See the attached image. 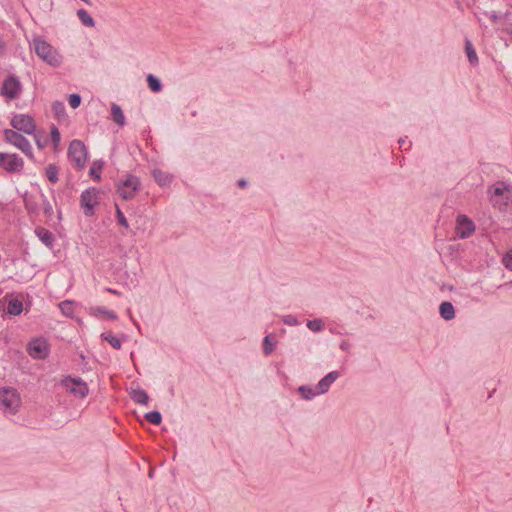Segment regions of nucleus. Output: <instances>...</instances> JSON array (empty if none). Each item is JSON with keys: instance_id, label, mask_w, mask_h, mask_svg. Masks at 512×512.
I'll use <instances>...</instances> for the list:
<instances>
[{"instance_id": "obj_43", "label": "nucleus", "mask_w": 512, "mask_h": 512, "mask_svg": "<svg viewBox=\"0 0 512 512\" xmlns=\"http://www.w3.org/2000/svg\"><path fill=\"white\" fill-rule=\"evenodd\" d=\"M497 18H498V16H497L495 13H493V14L491 15V19H492L493 21H496V20H497Z\"/></svg>"}, {"instance_id": "obj_25", "label": "nucleus", "mask_w": 512, "mask_h": 512, "mask_svg": "<svg viewBox=\"0 0 512 512\" xmlns=\"http://www.w3.org/2000/svg\"><path fill=\"white\" fill-rule=\"evenodd\" d=\"M102 169H103V162L102 161H94L90 167L89 174L95 180L100 181Z\"/></svg>"}, {"instance_id": "obj_4", "label": "nucleus", "mask_w": 512, "mask_h": 512, "mask_svg": "<svg viewBox=\"0 0 512 512\" xmlns=\"http://www.w3.org/2000/svg\"><path fill=\"white\" fill-rule=\"evenodd\" d=\"M68 158L77 168L83 169L87 161V149L81 140L71 141L68 147Z\"/></svg>"}, {"instance_id": "obj_38", "label": "nucleus", "mask_w": 512, "mask_h": 512, "mask_svg": "<svg viewBox=\"0 0 512 512\" xmlns=\"http://www.w3.org/2000/svg\"><path fill=\"white\" fill-rule=\"evenodd\" d=\"M284 322L288 325H295L297 323V320L293 316H287L284 319Z\"/></svg>"}, {"instance_id": "obj_8", "label": "nucleus", "mask_w": 512, "mask_h": 512, "mask_svg": "<svg viewBox=\"0 0 512 512\" xmlns=\"http://www.w3.org/2000/svg\"><path fill=\"white\" fill-rule=\"evenodd\" d=\"M99 203V190L96 188H89L82 192L80 196V205L84 209L86 216L94 214V208Z\"/></svg>"}, {"instance_id": "obj_34", "label": "nucleus", "mask_w": 512, "mask_h": 512, "mask_svg": "<svg viewBox=\"0 0 512 512\" xmlns=\"http://www.w3.org/2000/svg\"><path fill=\"white\" fill-rule=\"evenodd\" d=\"M116 218L119 225L123 226L126 229L129 228L128 221L119 207H117L116 209Z\"/></svg>"}, {"instance_id": "obj_33", "label": "nucleus", "mask_w": 512, "mask_h": 512, "mask_svg": "<svg viewBox=\"0 0 512 512\" xmlns=\"http://www.w3.org/2000/svg\"><path fill=\"white\" fill-rule=\"evenodd\" d=\"M274 344L273 342H271V336L268 335L264 338L263 340V352L265 355H269L272 351H273V348H274Z\"/></svg>"}, {"instance_id": "obj_37", "label": "nucleus", "mask_w": 512, "mask_h": 512, "mask_svg": "<svg viewBox=\"0 0 512 512\" xmlns=\"http://www.w3.org/2000/svg\"><path fill=\"white\" fill-rule=\"evenodd\" d=\"M503 264L509 270H512V250L503 257Z\"/></svg>"}, {"instance_id": "obj_35", "label": "nucleus", "mask_w": 512, "mask_h": 512, "mask_svg": "<svg viewBox=\"0 0 512 512\" xmlns=\"http://www.w3.org/2000/svg\"><path fill=\"white\" fill-rule=\"evenodd\" d=\"M68 101H69V105H70L72 108L76 109V108H78V107L80 106V104H81V96H80L79 94H76V93L71 94V95L69 96Z\"/></svg>"}, {"instance_id": "obj_20", "label": "nucleus", "mask_w": 512, "mask_h": 512, "mask_svg": "<svg viewBox=\"0 0 512 512\" xmlns=\"http://www.w3.org/2000/svg\"><path fill=\"white\" fill-rule=\"evenodd\" d=\"M22 310H23V304L20 300H18L16 298L9 300L8 306H7V312L10 315L17 316V315L21 314Z\"/></svg>"}, {"instance_id": "obj_41", "label": "nucleus", "mask_w": 512, "mask_h": 512, "mask_svg": "<svg viewBox=\"0 0 512 512\" xmlns=\"http://www.w3.org/2000/svg\"><path fill=\"white\" fill-rule=\"evenodd\" d=\"M238 185L239 187L244 188L247 185V181L245 179H240L238 181Z\"/></svg>"}, {"instance_id": "obj_2", "label": "nucleus", "mask_w": 512, "mask_h": 512, "mask_svg": "<svg viewBox=\"0 0 512 512\" xmlns=\"http://www.w3.org/2000/svg\"><path fill=\"white\" fill-rule=\"evenodd\" d=\"M21 405V397L14 388H0V410L7 416L15 415Z\"/></svg>"}, {"instance_id": "obj_16", "label": "nucleus", "mask_w": 512, "mask_h": 512, "mask_svg": "<svg viewBox=\"0 0 512 512\" xmlns=\"http://www.w3.org/2000/svg\"><path fill=\"white\" fill-rule=\"evenodd\" d=\"M152 174L155 181L162 187L168 186L172 181V176L160 169H154Z\"/></svg>"}, {"instance_id": "obj_30", "label": "nucleus", "mask_w": 512, "mask_h": 512, "mask_svg": "<svg viewBox=\"0 0 512 512\" xmlns=\"http://www.w3.org/2000/svg\"><path fill=\"white\" fill-rule=\"evenodd\" d=\"M307 327L313 332H320L324 328L323 321L321 319L309 320Z\"/></svg>"}, {"instance_id": "obj_6", "label": "nucleus", "mask_w": 512, "mask_h": 512, "mask_svg": "<svg viewBox=\"0 0 512 512\" xmlns=\"http://www.w3.org/2000/svg\"><path fill=\"white\" fill-rule=\"evenodd\" d=\"M61 385L66 391L72 393L78 398H85L89 393V388L86 382L81 378H74L71 376L65 377L61 381Z\"/></svg>"}, {"instance_id": "obj_21", "label": "nucleus", "mask_w": 512, "mask_h": 512, "mask_svg": "<svg viewBox=\"0 0 512 512\" xmlns=\"http://www.w3.org/2000/svg\"><path fill=\"white\" fill-rule=\"evenodd\" d=\"M465 51H466L469 62L472 65H477L478 64V56L473 47L472 42L469 39L465 40Z\"/></svg>"}, {"instance_id": "obj_17", "label": "nucleus", "mask_w": 512, "mask_h": 512, "mask_svg": "<svg viewBox=\"0 0 512 512\" xmlns=\"http://www.w3.org/2000/svg\"><path fill=\"white\" fill-rule=\"evenodd\" d=\"M131 399L138 404L147 405L149 402V396L146 391L142 389H134L130 393Z\"/></svg>"}, {"instance_id": "obj_3", "label": "nucleus", "mask_w": 512, "mask_h": 512, "mask_svg": "<svg viewBox=\"0 0 512 512\" xmlns=\"http://www.w3.org/2000/svg\"><path fill=\"white\" fill-rule=\"evenodd\" d=\"M139 188L140 180L132 174H125L117 183V193L124 200L133 199Z\"/></svg>"}, {"instance_id": "obj_18", "label": "nucleus", "mask_w": 512, "mask_h": 512, "mask_svg": "<svg viewBox=\"0 0 512 512\" xmlns=\"http://www.w3.org/2000/svg\"><path fill=\"white\" fill-rule=\"evenodd\" d=\"M35 233L46 246H52L54 242V236L49 230L45 228H37Z\"/></svg>"}, {"instance_id": "obj_42", "label": "nucleus", "mask_w": 512, "mask_h": 512, "mask_svg": "<svg viewBox=\"0 0 512 512\" xmlns=\"http://www.w3.org/2000/svg\"><path fill=\"white\" fill-rule=\"evenodd\" d=\"M106 291L109 292V293L115 294V295H119V292L117 290H114V289H111V288H107Z\"/></svg>"}, {"instance_id": "obj_19", "label": "nucleus", "mask_w": 512, "mask_h": 512, "mask_svg": "<svg viewBox=\"0 0 512 512\" xmlns=\"http://www.w3.org/2000/svg\"><path fill=\"white\" fill-rule=\"evenodd\" d=\"M111 114L113 121L117 123L119 126L123 127L125 125V116L121 107L117 104H112L111 106Z\"/></svg>"}, {"instance_id": "obj_36", "label": "nucleus", "mask_w": 512, "mask_h": 512, "mask_svg": "<svg viewBox=\"0 0 512 512\" xmlns=\"http://www.w3.org/2000/svg\"><path fill=\"white\" fill-rule=\"evenodd\" d=\"M61 136L58 128L55 125H52L51 127V140L54 144V146H58L60 142Z\"/></svg>"}, {"instance_id": "obj_29", "label": "nucleus", "mask_w": 512, "mask_h": 512, "mask_svg": "<svg viewBox=\"0 0 512 512\" xmlns=\"http://www.w3.org/2000/svg\"><path fill=\"white\" fill-rule=\"evenodd\" d=\"M145 418L147 421L154 425H159L162 421V416L158 411H151L145 414Z\"/></svg>"}, {"instance_id": "obj_24", "label": "nucleus", "mask_w": 512, "mask_h": 512, "mask_svg": "<svg viewBox=\"0 0 512 512\" xmlns=\"http://www.w3.org/2000/svg\"><path fill=\"white\" fill-rule=\"evenodd\" d=\"M298 392L302 396V398L305 400H311L316 395H319L317 390H314L312 387L306 386V385L300 386L298 388Z\"/></svg>"}, {"instance_id": "obj_14", "label": "nucleus", "mask_w": 512, "mask_h": 512, "mask_svg": "<svg viewBox=\"0 0 512 512\" xmlns=\"http://www.w3.org/2000/svg\"><path fill=\"white\" fill-rule=\"evenodd\" d=\"M489 192L492 193L491 202L496 206L500 204L496 197L503 196L506 192H509V188L504 182H497L489 189Z\"/></svg>"}, {"instance_id": "obj_44", "label": "nucleus", "mask_w": 512, "mask_h": 512, "mask_svg": "<svg viewBox=\"0 0 512 512\" xmlns=\"http://www.w3.org/2000/svg\"><path fill=\"white\" fill-rule=\"evenodd\" d=\"M399 144H400V146H402L403 144H405V139H400V140H399Z\"/></svg>"}, {"instance_id": "obj_23", "label": "nucleus", "mask_w": 512, "mask_h": 512, "mask_svg": "<svg viewBox=\"0 0 512 512\" xmlns=\"http://www.w3.org/2000/svg\"><path fill=\"white\" fill-rule=\"evenodd\" d=\"M77 16L81 23L86 27H94L95 21L91 17V15L85 9H79L77 11Z\"/></svg>"}, {"instance_id": "obj_22", "label": "nucleus", "mask_w": 512, "mask_h": 512, "mask_svg": "<svg viewBox=\"0 0 512 512\" xmlns=\"http://www.w3.org/2000/svg\"><path fill=\"white\" fill-rule=\"evenodd\" d=\"M45 175L51 183H56L59 180V168L56 164H48L45 169Z\"/></svg>"}, {"instance_id": "obj_9", "label": "nucleus", "mask_w": 512, "mask_h": 512, "mask_svg": "<svg viewBox=\"0 0 512 512\" xmlns=\"http://www.w3.org/2000/svg\"><path fill=\"white\" fill-rule=\"evenodd\" d=\"M11 126L25 134L31 135L35 132L36 124L32 116L28 114H16L11 119Z\"/></svg>"}, {"instance_id": "obj_5", "label": "nucleus", "mask_w": 512, "mask_h": 512, "mask_svg": "<svg viewBox=\"0 0 512 512\" xmlns=\"http://www.w3.org/2000/svg\"><path fill=\"white\" fill-rule=\"evenodd\" d=\"M21 93L22 84L17 76L10 75L4 79L0 89L1 96L11 101L19 98Z\"/></svg>"}, {"instance_id": "obj_32", "label": "nucleus", "mask_w": 512, "mask_h": 512, "mask_svg": "<svg viewBox=\"0 0 512 512\" xmlns=\"http://www.w3.org/2000/svg\"><path fill=\"white\" fill-rule=\"evenodd\" d=\"M59 308L63 314L70 316L73 313V302L68 300L62 301L59 304Z\"/></svg>"}, {"instance_id": "obj_13", "label": "nucleus", "mask_w": 512, "mask_h": 512, "mask_svg": "<svg viewBox=\"0 0 512 512\" xmlns=\"http://www.w3.org/2000/svg\"><path fill=\"white\" fill-rule=\"evenodd\" d=\"M339 377V372L337 371H332V372H329L324 378H322L318 384H317V392L318 394H324L326 393L330 386L332 385V383H334Z\"/></svg>"}, {"instance_id": "obj_1", "label": "nucleus", "mask_w": 512, "mask_h": 512, "mask_svg": "<svg viewBox=\"0 0 512 512\" xmlns=\"http://www.w3.org/2000/svg\"><path fill=\"white\" fill-rule=\"evenodd\" d=\"M32 46L36 55L47 65L59 67L62 64L63 57L58 50L40 36L32 39Z\"/></svg>"}, {"instance_id": "obj_12", "label": "nucleus", "mask_w": 512, "mask_h": 512, "mask_svg": "<svg viewBox=\"0 0 512 512\" xmlns=\"http://www.w3.org/2000/svg\"><path fill=\"white\" fill-rule=\"evenodd\" d=\"M475 231L474 223L465 215H459L457 218V235L464 239L469 237Z\"/></svg>"}, {"instance_id": "obj_7", "label": "nucleus", "mask_w": 512, "mask_h": 512, "mask_svg": "<svg viewBox=\"0 0 512 512\" xmlns=\"http://www.w3.org/2000/svg\"><path fill=\"white\" fill-rule=\"evenodd\" d=\"M4 137L7 142L20 149L27 156H33L32 146L29 141L15 130L5 129Z\"/></svg>"}, {"instance_id": "obj_27", "label": "nucleus", "mask_w": 512, "mask_h": 512, "mask_svg": "<svg viewBox=\"0 0 512 512\" xmlns=\"http://www.w3.org/2000/svg\"><path fill=\"white\" fill-rule=\"evenodd\" d=\"M147 83L151 91L157 93L162 90V84L160 80L152 74L147 76Z\"/></svg>"}, {"instance_id": "obj_45", "label": "nucleus", "mask_w": 512, "mask_h": 512, "mask_svg": "<svg viewBox=\"0 0 512 512\" xmlns=\"http://www.w3.org/2000/svg\"><path fill=\"white\" fill-rule=\"evenodd\" d=\"M83 2H85L86 4H90V0H82Z\"/></svg>"}, {"instance_id": "obj_28", "label": "nucleus", "mask_w": 512, "mask_h": 512, "mask_svg": "<svg viewBox=\"0 0 512 512\" xmlns=\"http://www.w3.org/2000/svg\"><path fill=\"white\" fill-rule=\"evenodd\" d=\"M93 312H94L95 316H105V317H107L108 319H111V320H116L117 319V315L115 314V312L107 310L104 307H96V308L93 309Z\"/></svg>"}, {"instance_id": "obj_11", "label": "nucleus", "mask_w": 512, "mask_h": 512, "mask_svg": "<svg viewBox=\"0 0 512 512\" xmlns=\"http://www.w3.org/2000/svg\"><path fill=\"white\" fill-rule=\"evenodd\" d=\"M23 166V159L18 155L0 152V167H2L4 170L15 173L21 171Z\"/></svg>"}, {"instance_id": "obj_15", "label": "nucleus", "mask_w": 512, "mask_h": 512, "mask_svg": "<svg viewBox=\"0 0 512 512\" xmlns=\"http://www.w3.org/2000/svg\"><path fill=\"white\" fill-rule=\"evenodd\" d=\"M439 312L444 320H452L455 317V310L451 302L445 301L440 304Z\"/></svg>"}, {"instance_id": "obj_40", "label": "nucleus", "mask_w": 512, "mask_h": 512, "mask_svg": "<svg viewBox=\"0 0 512 512\" xmlns=\"http://www.w3.org/2000/svg\"><path fill=\"white\" fill-rule=\"evenodd\" d=\"M44 212H45L46 214H51V212H52V206H51V204L49 203V201H47V200H46V204H45V206H44Z\"/></svg>"}, {"instance_id": "obj_39", "label": "nucleus", "mask_w": 512, "mask_h": 512, "mask_svg": "<svg viewBox=\"0 0 512 512\" xmlns=\"http://www.w3.org/2000/svg\"><path fill=\"white\" fill-rule=\"evenodd\" d=\"M350 346H351V345H350V343H349L348 341H346V340H344V341H342V342L340 343V348H341L343 351H348V350H349V348H350Z\"/></svg>"}, {"instance_id": "obj_31", "label": "nucleus", "mask_w": 512, "mask_h": 512, "mask_svg": "<svg viewBox=\"0 0 512 512\" xmlns=\"http://www.w3.org/2000/svg\"><path fill=\"white\" fill-rule=\"evenodd\" d=\"M52 110L58 118L65 115V106L61 101H54L52 103Z\"/></svg>"}, {"instance_id": "obj_26", "label": "nucleus", "mask_w": 512, "mask_h": 512, "mask_svg": "<svg viewBox=\"0 0 512 512\" xmlns=\"http://www.w3.org/2000/svg\"><path fill=\"white\" fill-rule=\"evenodd\" d=\"M101 337L107 341L114 349H120L122 342L121 340L113 335L111 332H106L101 335Z\"/></svg>"}, {"instance_id": "obj_10", "label": "nucleus", "mask_w": 512, "mask_h": 512, "mask_svg": "<svg viewBox=\"0 0 512 512\" xmlns=\"http://www.w3.org/2000/svg\"><path fill=\"white\" fill-rule=\"evenodd\" d=\"M27 351L34 359H45L49 354V345L45 339L36 338L28 343Z\"/></svg>"}]
</instances>
